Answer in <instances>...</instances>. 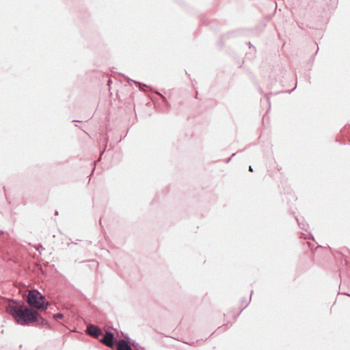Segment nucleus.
I'll return each mask as SVG.
<instances>
[{"label":"nucleus","instance_id":"1","mask_svg":"<svg viewBox=\"0 0 350 350\" xmlns=\"http://www.w3.org/2000/svg\"><path fill=\"white\" fill-rule=\"evenodd\" d=\"M5 309L6 312L21 325L33 324L38 318V312L36 309L27 306L20 300L12 299Z\"/></svg>","mask_w":350,"mask_h":350},{"label":"nucleus","instance_id":"2","mask_svg":"<svg viewBox=\"0 0 350 350\" xmlns=\"http://www.w3.org/2000/svg\"><path fill=\"white\" fill-rule=\"evenodd\" d=\"M27 301L31 306L39 310H46L49 306V302L46 300L45 297L36 289L29 292Z\"/></svg>","mask_w":350,"mask_h":350},{"label":"nucleus","instance_id":"3","mask_svg":"<svg viewBox=\"0 0 350 350\" xmlns=\"http://www.w3.org/2000/svg\"><path fill=\"white\" fill-rule=\"evenodd\" d=\"M114 334L110 331H106L103 338L99 341L109 348L114 347Z\"/></svg>","mask_w":350,"mask_h":350},{"label":"nucleus","instance_id":"4","mask_svg":"<svg viewBox=\"0 0 350 350\" xmlns=\"http://www.w3.org/2000/svg\"><path fill=\"white\" fill-rule=\"evenodd\" d=\"M86 332L96 338H98L99 336L103 334L101 329L93 324L88 325Z\"/></svg>","mask_w":350,"mask_h":350},{"label":"nucleus","instance_id":"5","mask_svg":"<svg viewBox=\"0 0 350 350\" xmlns=\"http://www.w3.org/2000/svg\"><path fill=\"white\" fill-rule=\"evenodd\" d=\"M116 350H132L131 345L124 340H118L117 341Z\"/></svg>","mask_w":350,"mask_h":350},{"label":"nucleus","instance_id":"6","mask_svg":"<svg viewBox=\"0 0 350 350\" xmlns=\"http://www.w3.org/2000/svg\"><path fill=\"white\" fill-rule=\"evenodd\" d=\"M34 323H37L38 325L42 326H46L47 327L50 328V325L48 323V322L44 318H42L39 314L38 320Z\"/></svg>","mask_w":350,"mask_h":350},{"label":"nucleus","instance_id":"7","mask_svg":"<svg viewBox=\"0 0 350 350\" xmlns=\"http://www.w3.org/2000/svg\"><path fill=\"white\" fill-rule=\"evenodd\" d=\"M131 348L133 347L137 349H144V348L141 347L138 342H137L135 340H132V341L130 342Z\"/></svg>","mask_w":350,"mask_h":350},{"label":"nucleus","instance_id":"8","mask_svg":"<svg viewBox=\"0 0 350 350\" xmlns=\"http://www.w3.org/2000/svg\"><path fill=\"white\" fill-rule=\"evenodd\" d=\"M296 219H297V221L298 223V225H299V228H301L302 230H306V226L308 225L306 224L304 221H301L299 220V219H298V218H296Z\"/></svg>","mask_w":350,"mask_h":350},{"label":"nucleus","instance_id":"9","mask_svg":"<svg viewBox=\"0 0 350 350\" xmlns=\"http://www.w3.org/2000/svg\"><path fill=\"white\" fill-rule=\"evenodd\" d=\"M133 81L135 84H137V86L139 88V89H140V90H141V87H142V86L148 88V86H147L146 84H144V83H141V82L136 81ZM149 88H150V90L151 91H152V88L149 87Z\"/></svg>","mask_w":350,"mask_h":350},{"label":"nucleus","instance_id":"10","mask_svg":"<svg viewBox=\"0 0 350 350\" xmlns=\"http://www.w3.org/2000/svg\"><path fill=\"white\" fill-rule=\"evenodd\" d=\"M64 318V314L61 312L56 313L53 315V319L55 320L61 319Z\"/></svg>","mask_w":350,"mask_h":350},{"label":"nucleus","instance_id":"11","mask_svg":"<svg viewBox=\"0 0 350 350\" xmlns=\"http://www.w3.org/2000/svg\"><path fill=\"white\" fill-rule=\"evenodd\" d=\"M154 92H155L157 95H159V96L162 98V100H163V101L164 103H167V100L166 97H165L163 94H161V93H159V92H157V91H154Z\"/></svg>","mask_w":350,"mask_h":350},{"label":"nucleus","instance_id":"12","mask_svg":"<svg viewBox=\"0 0 350 350\" xmlns=\"http://www.w3.org/2000/svg\"><path fill=\"white\" fill-rule=\"evenodd\" d=\"M121 340H126V342H128L130 345V342L132 341L133 339H131L128 336H126L124 337V338H122Z\"/></svg>","mask_w":350,"mask_h":350},{"label":"nucleus","instance_id":"13","mask_svg":"<svg viewBox=\"0 0 350 350\" xmlns=\"http://www.w3.org/2000/svg\"><path fill=\"white\" fill-rule=\"evenodd\" d=\"M252 293H253V291H251V294H250V297L249 301L245 304V306L241 309L240 312H241L243 311V310L245 309L248 306V304H249V303H250V301L251 300Z\"/></svg>","mask_w":350,"mask_h":350},{"label":"nucleus","instance_id":"14","mask_svg":"<svg viewBox=\"0 0 350 350\" xmlns=\"http://www.w3.org/2000/svg\"><path fill=\"white\" fill-rule=\"evenodd\" d=\"M235 154H236L235 153H233L230 158H228V159H226L225 161V163H228L231 161L232 158L235 156Z\"/></svg>","mask_w":350,"mask_h":350},{"label":"nucleus","instance_id":"15","mask_svg":"<svg viewBox=\"0 0 350 350\" xmlns=\"http://www.w3.org/2000/svg\"><path fill=\"white\" fill-rule=\"evenodd\" d=\"M296 88H297V83L295 84V86L292 90L286 91L285 92H288V93L291 94L292 92H293L295 90Z\"/></svg>","mask_w":350,"mask_h":350},{"label":"nucleus","instance_id":"16","mask_svg":"<svg viewBox=\"0 0 350 350\" xmlns=\"http://www.w3.org/2000/svg\"><path fill=\"white\" fill-rule=\"evenodd\" d=\"M249 170L250 172H253L254 171V170H253V168H252V167L251 165L249 166Z\"/></svg>","mask_w":350,"mask_h":350},{"label":"nucleus","instance_id":"17","mask_svg":"<svg viewBox=\"0 0 350 350\" xmlns=\"http://www.w3.org/2000/svg\"><path fill=\"white\" fill-rule=\"evenodd\" d=\"M3 234V232L2 230H0V235Z\"/></svg>","mask_w":350,"mask_h":350},{"label":"nucleus","instance_id":"18","mask_svg":"<svg viewBox=\"0 0 350 350\" xmlns=\"http://www.w3.org/2000/svg\"><path fill=\"white\" fill-rule=\"evenodd\" d=\"M55 215H58V211H56L55 213Z\"/></svg>","mask_w":350,"mask_h":350},{"label":"nucleus","instance_id":"19","mask_svg":"<svg viewBox=\"0 0 350 350\" xmlns=\"http://www.w3.org/2000/svg\"><path fill=\"white\" fill-rule=\"evenodd\" d=\"M248 44H249L250 47H251V46H252L251 42H249Z\"/></svg>","mask_w":350,"mask_h":350},{"label":"nucleus","instance_id":"20","mask_svg":"<svg viewBox=\"0 0 350 350\" xmlns=\"http://www.w3.org/2000/svg\"><path fill=\"white\" fill-rule=\"evenodd\" d=\"M71 243H74L73 242H71V243H68V245H69Z\"/></svg>","mask_w":350,"mask_h":350}]
</instances>
